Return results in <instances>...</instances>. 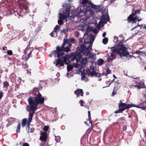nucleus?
<instances>
[{"label":"nucleus","instance_id":"1","mask_svg":"<svg viewBox=\"0 0 146 146\" xmlns=\"http://www.w3.org/2000/svg\"><path fill=\"white\" fill-rule=\"evenodd\" d=\"M35 97L30 96L28 99L29 105L26 106L27 111H32L29 114L28 121L27 125V130L29 133H33L34 128H30V123L31 122L35 111L37 109V106L39 104H42L44 102V98L38 90L36 93Z\"/></svg>","mask_w":146,"mask_h":146},{"label":"nucleus","instance_id":"2","mask_svg":"<svg viewBox=\"0 0 146 146\" xmlns=\"http://www.w3.org/2000/svg\"><path fill=\"white\" fill-rule=\"evenodd\" d=\"M82 44L79 45L76 49V51L75 52H72L68 56V61L70 62L74 60H76V63L74 64V66L75 67H78L82 65Z\"/></svg>","mask_w":146,"mask_h":146},{"label":"nucleus","instance_id":"3","mask_svg":"<svg viewBox=\"0 0 146 146\" xmlns=\"http://www.w3.org/2000/svg\"><path fill=\"white\" fill-rule=\"evenodd\" d=\"M65 9L63 12V14L60 13L59 14V18L62 19H65L69 17V16L70 19H73L74 18L76 17H77L80 18L82 16V15H80V13H82V10L80 9V10L78 12L76 9V10H74V11L73 12V13L71 15H70V9L71 7L70 5L68 4H66L64 7Z\"/></svg>","mask_w":146,"mask_h":146},{"label":"nucleus","instance_id":"4","mask_svg":"<svg viewBox=\"0 0 146 146\" xmlns=\"http://www.w3.org/2000/svg\"><path fill=\"white\" fill-rule=\"evenodd\" d=\"M75 42V40L74 38L68 39L64 38L63 40V42L61 46H58L56 49L59 53H60V54L62 55L64 54V52H68L71 51L70 48L72 44L70 42L74 43Z\"/></svg>","mask_w":146,"mask_h":146},{"label":"nucleus","instance_id":"5","mask_svg":"<svg viewBox=\"0 0 146 146\" xmlns=\"http://www.w3.org/2000/svg\"><path fill=\"white\" fill-rule=\"evenodd\" d=\"M146 97V95H145ZM121 102L118 105L119 109L118 110L115 111L114 113H122L125 110L128 109L132 107H136L137 108H140L143 110H145L146 109V102H143L140 104L136 106L133 104H127L122 103L121 101H120Z\"/></svg>","mask_w":146,"mask_h":146},{"label":"nucleus","instance_id":"6","mask_svg":"<svg viewBox=\"0 0 146 146\" xmlns=\"http://www.w3.org/2000/svg\"><path fill=\"white\" fill-rule=\"evenodd\" d=\"M117 48H114V47L111 48V49H113L111 50L113 52L117 53L119 54L121 57H124L129 55V53L127 52V48L125 47L121 42H119L117 45Z\"/></svg>","mask_w":146,"mask_h":146},{"label":"nucleus","instance_id":"7","mask_svg":"<svg viewBox=\"0 0 146 146\" xmlns=\"http://www.w3.org/2000/svg\"><path fill=\"white\" fill-rule=\"evenodd\" d=\"M141 11V10L140 9H138L135 11L133 10L132 13L127 17V20L128 23L133 22L134 23H135L137 20L138 21H141V19H139L137 15V14L139 15Z\"/></svg>","mask_w":146,"mask_h":146},{"label":"nucleus","instance_id":"8","mask_svg":"<svg viewBox=\"0 0 146 146\" xmlns=\"http://www.w3.org/2000/svg\"><path fill=\"white\" fill-rule=\"evenodd\" d=\"M83 72L84 74L92 77H100L101 76L100 73L96 72L95 70V67L93 66H90L89 68L86 70H84L83 69Z\"/></svg>","mask_w":146,"mask_h":146},{"label":"nucleus","instance_id":"9","mask_svg":"<svg viewBox=\"0 0 146 146\" xmlns=\"http://www.w3.org/2000/svg\"><path fill=\"white\" fill-rule=\"evenodd\" d=\"M85 8H84V10L83 9V14L86 16L85 19L83 18V21H86L88 18L92 17L94 14V11L91 9L90 7H86Z\"/></svg>","mask_w":146,"mask_h":146},{"label":"nucleus","instance_id":"10","mask_svg":"<svg viewBox=\"0 0 146 146\" xmlns=\"http://www.w3.org/2000/svg\"><path fill=\"white\" fill-rule=\"evenodd\" d=\"M57 51V49H56V50L53 51L52 53L54 57H57L58 58V59L56 60V66H57L58 64H59L61 66H63L64 64L63 60L61 59V58L62 57V55H64V52L62 55L60 54V53H59Z\"/></svg>","mask_w":146,"mask_h":146},{"label":"nucleus","instance_id":"11","mask_svg":"<svg viewBox=\"0 0 146 146\" xmlns=\"http://www.w3.org/2000/svg\"><path fill=\"white\" fill-rule=\"evenodd\" d=\"M84 43L85 44H83V54H92L90 53V50H92V42Z\"/></svg>","mask_w":146,"mask_h":146},{"label":"nucleus","instance_id":"12","mask_svg":"<svg viewBox=\"0 0 146 146\" xmlns=\"http://www.w3.org/2000/svg\"><path fill=\"white\" fill-rule=\"evenodd\" d=\"M84 56H85V57L84 58H83V68L88 61H89V59L92 58L94 59L95 57V55L94 54H83Z\"/></svg>","mask_w":146,"mask_h":146},{"label":"nucleus","instance_id":"13","mask_svg":"<svg viewBox=\"0 0 146 146\" xmlns=\"http://www.w3.org/2000/svg\"><path fill=\"white\" fill-rule=\"evenodd\" d=\"M84 39V42H92L94 40V36L91 34H86L83 37Z\"/></svg>","mask_w":146,"mask_h":146},{"label":"nucleus","instance_id":"14","mask_svg":"<svg viewBox=\"0 0 146 146\" xmlns=\"http://www.w3.org/2000/svg\"><path fill=\"white\" fill-rule=\"evenodd\" d=\"M135 83H136V85L133 84L132 85V88L137 87L138 89H140L145 87L144 82L142 81H141L138 80L135 81Z\"/></svg>","mask_w":146,"mask_h":146},{"label":"nucleus","instance_id":"15","mask_svg":"<svg viewBox=\"0 0 146 146\" xmlns=\"http://www.w3.org/2000/svg\"><path fill=\"white\" fill-rule=\"evenodd\" d=\"M92 4L90 0H83V6L84 8L86 7H90Z\"/></svg>","mask_w":146,"mask_h":146},{"label":"nucleus","instance_id":"16","mask_svg":"<svg viewBox=\"0 0 146 146\" xmlns=\"http://www.w3.org/2000/svg\"><path fill=\"white\" fill-rule=\"evenodd\" d=\"M47 134L46 132H42L41 135L40 137V139L42 141H46L47 138Z\"/></svg>","mask_w":146,"mask_h":146},{"label":"nucleus","instance_id":"17","mask_svg":"<svg viewBox=\"0 0 146 146\" xmlns=\"http://www.w3.org/2000/svg\"><path fill=\"white\" fill-rule=\"evenodd\" d=\"M112 52V51H111ZM114 52H112L110 53L111 55L108 57L107 59V60L108 62H112V60L116 58L115 54Z\"/></svg>","mask_w":146,"mask_h":146},{"label":"nucleus","instance_id":"18","mask_svg":"<svg viewBox=\"0 0 146 146\" xmlns=\"http://www.w3.org/2000/svg\"><path fill=\"white\" fill-rule=\"evenodd\" d=\"M91 8H93L96 12H100L101 11L100 8L99 6H98L92 4L90 6Z\"/></svg>","mask_w":146,"mask_h":146},{"label":"nucleus","instance_id":"19","mask_svg":"<svg viewBox=\"0 0 146 146\" xmlns=\"http://www.w3.org/2000/svg\"><path fill=\"white\" fill-rule=\"evenodd\" d=\"M74 93L77 96V97H78L80 94L82 96V89H78L74 91Z\"/></svg>","mask_w":146,"mask_h":146},{"label":"nucleus","instance_id":"20","mask_svg":"<svg viewBox=\"0 0 146 146\" xmlns=\"http://www.w3.org/2000/svg\"><path fill=\"white\" fill-rule=\"evenodd\" d=\"M119 88V86L117 87L116 86V87H114V88H113V91L112 93L111 94V96H113L115 95V94L116 93V92L117 91V90Z\"/></svg>","mask_w":146,"mask_h":146},{"label":"nucleus","instance_id":"21","mask_svg":"<svg viewBox=\"0 0 146 146\" xmlns=\"http://www.w3.org/2000/svg\"><path fill=\"white\" fill-rule=\"evenodd\" d=\"M61 59H62L63 62L65 64H67L68 63L67 62V60H68V56L67 55H66L64 57H63V55H62V57L61 58Z\"/></svg>","mask_w":146,"mask_h":146},{"label":"nucleus","instance_id":"22","mask_svg":"<svg viewBox=\"0 0 146 146\" xmlns=\"http://www.w3.org/2000/svg\"><path fill=\"white\" fill-rule=\"evenodd\" d=\"M104 62V61L103 59L102 58H99L97 62V64L99 66H101L102 65Z\"/></svg>","mask_w":146,"mask_h":146},{"label":"nucleus","instance_id":"23","mask_svg":"<svg viewBox=\"0 0 146 146\" xmlns=\"http://www.w3.org/2000/svg\"><path fill=\"white\" fill-rule=\"evenodd\" d=\"M78 68H80V69H79L78 70H77L76 71V73L77 74H78L80 73L81 75V80H82V71L81 70L82 67H81L80 66H78Z\"/></svg>","mask_w":146,"mask_h":146},{"label":"nucleus","instance_id":"24","mask_svg":"<svg viewBox=\"0 0 146 146\" xmlns=\"http://www.w3.org/2000/svg\"><path fill=\"white\" fill-rule=\"evenodd\" d=\"M27 119L26 118L23 119L22 121L21 125L23 127H24L26 125Z\"/></svg>","mask_w":146,"mask_h":146},{"label":"nucleus","instance_id":"25","mask_svg":"<svg viewBox=\"0 0 146 146\" xmlns=\"http://www.w3.org/2000/svg\"><path fill=\"white\" fill-rule=\"evenodd\" d=\"M73 68V66L72 65H68L67 66V70L68 72H70L72 70Z\"/></svg>","mask_w":146,"mask_h":146},{"label":"nucleus","instance_id":"26","mask_svg":"<svg viewBox=\"0 0 146 146\" xmlns=\"http://www.w3.org/2000/svg\"><path fill=\"white\" fill-rule=\"evenodd\" d=\"M21 128V125L20 123H19L18 125L17 129L16 130V132L17 133H19L20 132V129Z\"/></svg>","mask_w":146,"mask_h":146},{"label":"nucleus","instance_id":"27","mask_svg":"<svg viewBox=\"0 0 146 146\" xmlns=\"http://www.w3.org/2000/svg\"><path fill=\"white\" fill-rule=\"evenodd\" d=\"M90 123L91 124V128H90L88 129L87 130V131L88 132L89 131L88 133H90V131H91L92 129V128L93 127V125H92V120L89 121Z\"/></svg>","mask_w":146,"mask_h":146},{"label":"nucleus","instance_id":"28","mask_svg":"<svg viewBox=\"0 0 146 146\" xmlns=\"http://www.w3.org/2000/svg\"><path fill=\"white\" fill-rule=\"evenodd\" d=\"M3 88H7L9 86V83L7 81H4L3 83Z\"/></svg>","mask_w":146,"mask_h":146},{"label":"nucleus","instance_id":"29","mask_svg":"<svg viewBox=\"0 0 146 146\" xmlns=\"http://www.w3.org/2000/svg\"><path fill=\"white\" fill-rule=\"evenodd\" d=\"M86 30H87V31L86 32V34H91L90 33H91V31H92V29L90 27H87V29Z\"/></svg>","mask_w":146,"mask_h":146},{"label":"nucleus","instance_id":"30","mask_svg":"<svg viewBox=\"0 0 146 146\" xmlns=\"http://www.w3.org/2000/svg\"><path fill=\"white\" fill-rule=\"evenodd\" d=\"M108 41V39L107 38H105L103 39V42L104 44H106Z\"/></svg>","mask_w":146,"mask_h":146},{"label":"nucleus","instance_id":"31","mask_svg":"<svg viewBox=\"0 0 146 146\" xmlns=\"http://www.w3.org/2000/svg\"><path fill=\"white\" fill-rule=\"evenodd\" d=\"M60 27V26L58 25H56L55 27L54 28V32H55V33H56V34H57V31L58 30V29H59Z\"/></svg>","mask_w":146,"mask_h":146},{"label":"nucleus","instance_id":"32","mask_svg":"<svg viewBox=\"0 0 146 146\" xmlns=\"http://www.w3.org/2000/svg\"><path fill=\"white\" fill-rule=\"evenodd\" d=\"M110 21V17L109 16H108L106 19H105L104 20H102V21H103L104 24H106L107 23V21Z\"/></svg>","mask_w":146,"mask_h":146},{"label":"nucleus","instance_id":"33","mask_svg":"<svg viewBox=\"0 0 146 146\" xmlns=\"http://www.w3.org/2000/svg\"><path fill=\"white\" fill-rule=\"evenodd\" d=\"M55 140L58 142H59L60 140V137L59 136H57L55 137Z\"/></svg>","mask_w":146,"mask_h":146},{"label":"nucleus","instance_id":"34","mask_svg":"<svg viewBox=\"0 0 146 146\" xmlns=\"http://www.w3.org/2000/svg\"><path fill=\"white\" fill-rule=\"evenodd\" d=\"M109 16L108 14L107 15H103L101 17V19L104 20L105 19H106L107 18L108 16Z\"/></svg>","mask_w":146,"mask_h":146},{"label":"nucleus","instance_id":"35","mask_svg":"<svg viewBox=\"0 0 146 146\" xmlns=\"http://www.w3.org/2000/svg\"><path fill=\"white\" fill-rule=\"evenodd\" d=\"M40 146H48L47 143H46L44 142H42L40 144Z\"/></svg>","mask_w":146,"mask_h":146},{"label":"nucleus","instance_id":"36","mask_svg":"<svg viewBox=\"0 0 146 146\" xmlns=\"http://www.w3.org/2000/svg\"><path fill=\"white\" fill-rule=\"evenodd\" d=\"M106 76H107V74H110L111 73V71L110 69L108 68L106 71Z\"/></svg>","mask_w":146,"mask_h":146},{"label":"nucleus","instance_id":"37","mask_svg":"<svg viewBox=\"0 0 146 146\" xmlns=\"http://www.w3.org/2000/svg\"><path fill=\"white\" fill-rule=\"evenodd\" d=\"M19 3L22 5L25 4L26 3L25 0H19Z\"/></svg>","mask_w":146,"mask_h":146},{"label":"nucleus","instance_id":"38","mask_svg":"<svg viewBox=\"0 0 146 146\" xmlns=\"http://www.w3.org/2000/svg\"><path fill=\"white\" fill-rule=\"evenodd\" d=\"M58 24L60 25H62L63 23V21L61 19H60L58 20Z\"/></svg>","mask_w":146,"mask_h":146},{"label":"nucleus","instance_id":"39","mask_svg":"<svg viewBox=\"0 0 146 146\" xmlns=\"http://www.w3.org/2000/svg\"><path fill=\"white\" fill-rule=\"evenodd\" d=\"M7 54L9 55H11L13 54L12 51L11 50H8L7 51Z\"/></svg>","mask_w":146,"mask_h":146},{"label":"nucleus","instance_id":"40","mask_svg":"<svg viewBox=\"0 0 146 146\" xmlns=\"http://www.w3.org/2000/svg\"><path fill=\"white\" fill-rule=\"evenodd\" d=\"M49 128V127L48 126H45L43 128V130L45 131H48Z\"/></svg>","mask_w":146,"mask_h":146},{"label":"nucleus","instance_id":"41","mask_svg":"<svg viewBox=\"0 0 146 146\" xmlns=\"http://www.w3.org/2000/svg\"><path fill=\"white\" fill-rule=\"evenodd\" d=\"M30 48V46H29V45H27V47L25 49V53L27 52L28 50Z\"/></svg>","mask_w":146,"mask_h":146},{"label":"nucleus","instance_id":"42","mask_svg":"<svg viewBox=\"0 0 146 146\" xmlns=\"http://www.w3.org/2000/svg\"><path fill=\"white\" fill-rule=\"evenodd\" d=\"M115 87H116V86L117 87H118L119 86V87H120V86L118 85L119 84H120V83H119V82L118 81H117L116 82H115Z\"/></svg>","mask_w":146,"mask_h":146},{"label":"nucleus","instance_id":"43","mask_svg":"<svg viewBox=\"0 0 146 146\" xmlns=\"http://www.w3.org/2000/svg\"><path fill=\"white\" fill-rule=\"evenodd\" d=\"M30 55L28 54L27 56L25 58V60L26 61H27L29 58L30 57Z\"/></svg>","mask_w":146,"mask_h":146},{"label":"nucleus","instance_id":"44","mask_svg":"<svg viewBox=\"0 0 146 146\" xmlns=\"http://www.w3.org/2000/svg\"><path fill=\"white\" fill-rule=\"evenodd\" d=\"M3 93L1 91H0V100L3 97Z\"/></svg>","mask_w":146,"mask_h":146},{"label":"nucleus","instance_id":"45","mask_svg":"<svg viewBox=\"0 0 146 146\" xmlns=\"http://www.w3.org/2000/svg\"><path fill=\"white\" fill-rule=\"evenodd\" d=\"M99 24L100 25H103L104 24H105L104 23L103 21H102V20H101V19H100V21L99 22Z\"/></svg>","mask_w":146,"mask_h":146},{"label":"nucleus","instance_id":"46","mask_svg":"<svg viewBox=\"0 0 146 146\" xmlns=\"http://www.w3.org/2000/svg\"><path fill=\"white\" fill-rule=\"evenodd\" d=\"M143 26V25H139L138 24L137 26H135L133 28H132V29H131V30H133L134 29H135L138 26Z\"/></svg>","mask_w":146,"mask_h":146},{"label":"nucleus","instance_id":"47","mask_svg":"<svg viewBox=\"0 0 146 146\" xmlns=\"http://www.w3.org/2000/svg\"><path fill=\"white\" fill-rule=\"evenodd\" d=\"M23 146H29V145L28 143H25L23 144Z\"/></svg>","mask_w":146,"mask_h":146},{"label":"nucleus","instance_id":"48","mask_svg":"<svg viewBox=\"0 0 146 146\" xmlns=\"http://www.w3.org/2000/svg\"><path fill=\"white\" fill-rule=\"evenodd\" d=\"M79 34L78 32H76L75 33V36L76 37H79Z\"/></svg>","mask_w":146,"mask_h":146},{"label":"nucleus","instance_id":"49","mask_svg":"<svg viewBox=\"0 0 146 146\" xmlns=\"http://www.w3.org/2000/svg\"><path fill=\"white\" fill-rule=\"evenodd\" d=\"M54 33H55V32H54V31H52V32H51L50 35L52 36V37H54Z\"/></svg>","mask_w":146,"mask_h":146},{"label":"nucleus","instance_id":"50","mask_svg":"<svg viewBox=\"0 0 146 146\" xmlns=\"http://www.w3.org/2000/svg\"><path fill=\"white\" fill-rule=\"evenodd\" d=\"M83 73L84 74V72L83 73V80H84L86 78H87V77L85 76Z\"/></svg>","mask_w":146,"mask_h":146},{"label":"nucleus","instance_id":"51","mask_svg":"<svg viewBox=\"0 0 146 146\" xmlns=\"http://www.w3.org/2000/svg\"><path fill=\"white\" fill-rule=\"evenodd\" d=\"M32 40H30L29 41V42L27 45H29V46H30L31 44L32 43Z\"/></svg>","mask_w":146,"mask_h":146},{"label":"nucleus","instance_id":"52","mask_svg":"<svg viewBox=\"0 0 146 146\" xmlns=\"http://www.w3.org/2000/svg\"><path fill=\"white\" fill-rule=\"evenodd\" d=\"M127 129V127L126 126H124L123 127V131H125Z\"/></svg>","mask_w":146,"mask_h":146},{"label":"nucleus","instance_id":"53","mask_svg":"<svg viewBox=\"0 0 146 146\" xmlns=\"http://www.w3.org/2000/svg\"><path fill=\"white\" fill-rule=\"evenodd\" d=\"M141 52H140L138 50V51H137L136 52H135V53H136L137 54H140V53H141Z\"/></svg>","mask_w":146,"mask_h":146},{"label":"nucleus","instance_id":"54","mask_svg":"<svg viewBox=\"0 0 146 146\" xmlns=\"http://www.w3.org/2000/svg\"><path fill=\"white\" fill-rule=\"evenodd\" d=\"M79 42L81 43L82 42V38H80L79 39Z\"/></svg>","mask_w":146,"mask_h":146},{"label":"nucleus","instance_id":"55","mask_svg":"<svg viewBox=\"0 0 146 146\" xmlns=\"http://www.w3.org/2000/svg\"><path fill=\"white\" fill-rule=\"evenodd\" d=\"M106 35V33L105 32H104L102 34V36L103 37H105Z\"/></svg>","mask_w":146,"mask_h":146},{"label":"nucleus","instance_id":"56","mask_svg":"<svg viewBox=\"0 0 146 146\" xmlns=\"http://www.w3.org/2000/svg\"><path fill=\"white\" fill-rule=\"evenodd\" d=\"M39 30V28H37L35 30V32H36V33L38 32Z\"/></svg>","mask_w":146,"mask_h":146},{"label":"nucleus","instance_id":"57","mask_svg":"<svg viewBox=\"0 0 146 146\" xmlns=\"http://www.w3.org/2000/svg\"><path fill=\"white\" fill-rule=\"evenodd\" d=\"M79 103L80 104L81 106H82V100H80L79 101Z\"/></svg>","mask_w":146,"mask_h":146},{"label":"nucleus","instance_id":"58","mask_svg":"<svg viewBox=\"0 0 146 146\" xmlns=\"http://www.w3.org/2000/svg\"><path fill=\"white\" fill-rule=\"evenodd\" d=\"M114 79L112 81H111L108 86H110V85L112 83L114 82Z\"/></svg>","mask_w":146,"mask_h":146},{"label":"nucleus","instance_id":"59","mask_svg":"<svg viewBox=\"0 0 146 146\" xmlns=\"http://www.w3.org/2000/svg\"><path fill=\"white\" fill-rule=\"evenodd\" d=\"M106 74L105 73H102L101 74H100V77H101V76H104V75H105L106 76Z\"/></svg>","mask_w":146,"mask_h":146},{"label":"nucleus","instance_id":"60","mask_svg":"<svg viewBox=\"0 0 146 146\" xmlns=\"http://www.w3.org/2000/svg\"><path fill=\"white\" fill-rule=\"evenodd\" d=\"M110 1L111 3H113L115 1V0H110Z\"/></svg>","mask_w":146,"mask_h":146},{"label":"nucleus","instance_id":"61","mask_svg":"<svg viewBox=\"0 0 146 146\" xmlns=\"http://www.w3.org/2000/svg\"><path fill=\"white\" fill-rule=\"evenodd\" d=\"M33 50H32L31 51H30L29 53V54H28L29 55H30L31 56V53H32V51Z\"/></svg>","mask_w":146,"mask_h":146},{"label":"nucleus","instance_id":"62","mask_svg":"<svg viewBox=\"0 0 146 146\" xmlns=\"http://www.w3.org/2000/svg\"><path fill=\"white\" fill-rule=\"evenodd\" d=\"M144 133L145 134V136L146 137V129H144Z\"/></svg>","mask_w":146,"mask_h":146},{"label":"nucleus","instance_id":"63","mask_svg":"<svg viewBox=\"0 0 146 146\" xmlns=\"http://www.w3.org/2000/svg\"><path fill=\"white\" fill-rule=\"evenodd\" d=\"M88 116H91L90 113V111H88Z\"/></svg>","mask_w":146,"mask_h":146},{"label":"nucleus","instance_id":"64","mask_svg":"<svg viewBox=\"0 0 146 146\" xmlns=\"http://www.w3.org/2000/svg\"><path fill=\"white\" fill-rule=\"evenodd\" d=\"M88 119L89 121L91 120V116H88Z\"/></svg>","mask_w":146,"mask_h":146}]
</instances>
